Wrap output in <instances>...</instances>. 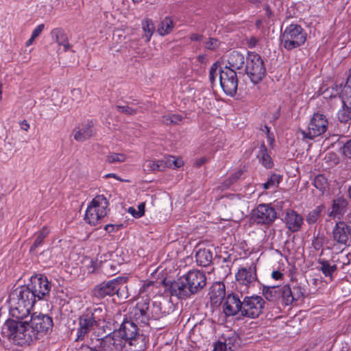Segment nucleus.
<instances>
[{"label": "nucleus", "instance_id": "4468645a", "mask_svg": "<svg viewBox=\"0 0 351 351\" xmlns=\"http://www.w3.org/2000/svg\"><path fill=\"white\" fill-rule=\"evenodd\" d=\"M219 80L220 86L227 95L233 97L236 95L238 87V77L234 69L229 66L220 67Z\"/></svg>", "mask_w": 351, "mask_h": 351}, {"label": "nucleus", "instance_id": "0e129e2a", "mask_svg": "<svg viewBox=\"0 0 351 351\" xmlns=\"http://www.w3.org/2000/svg\"><path fill=\"white\" fill-rule=\"evenodd\" d=\"M102 349L101 348V339H100V341H99V344L95 347V348H88V350L87 351H101V350Z\"/></svg>", "mask_w": 351, "mask_h": 351}, {"label": "nucleus", "instance_id": "aec40b11", "mask_svg": "<svg viewBox=\"0 0 351 351\" xmlns=\"http://www.w3.org/2000/svg\"><path fill=\"white\" fill-rule=\"evenodd\" d=\"M237 280L243 285L248 286L257 280L256 266L252 263L250 266L240 268L236 274Z\"/></svg>", "mask_w": 351, "mask_h": 351}, {"label": "nucleus", "instance_id": "473e14b6", "mask_svg": "<svg viewBox=\"0 0 351 351\" xmlns=\"http://www.w3.org/2000/svg\"><path fill=\"white\" fill-rule=\"evenodd\" d=\"M313 185L320 191L322 195H324L325 191L329 188L328 179L323 174H319L315 176L313 181Z\"/></svg>", "mask_w": 351, "mask_h": 351}, {"label": "nucleus", "instance_id": "a211bd4d", "mask_svg": "<svg viewBox=\"0 0 351 351\" xmlns=\"http://www.w3.org/2000/svg\"><path fill=\"white\" fill-rule=\"evenodd\" d=\"M243 301L238 294L232 293L227 295L223 304V310L228 317L234 316L239 313L242 315Z\"/></svg>", "mask_w": 351, "mask_h": 351}, {"label": "nucleus", "instance_id": "c03bdc74", "mask_svg": "<svg viewBox=\"0 0 351 351\" xmlns=\"http://www.w3.org/2000/svg\"><path fill=\"white\" fill-rule=\"evenodd\" d=\"M220 66V63L217 61L212 64L209 71V81L211 84H214L216 81V77L219 75V71H217L219 66Z\"/></svg>", "mask_w": 351, "mask_h": 351}, {"label": "nucleus", "instance_id": "412c9836", "mask_svg": "<svg viewBox=\"0 0 351 351\" xmlns=\"http://www.w3.org/2000/svg\"><path fill=\"white\" fill-rule=\"evenodd\" d=\"M282 220L287 229L292 232L300 230L304 221L302 216L292 209L286 210L285 218Z\"/></svg>", "mask_w": 351, "mask_h": 351}, {"label": "nucleus", "instance_id": "1a4fd4ad", "mask_svg": "<svg viewBox=\"0 0 351 351\" xmlns=\"http://www.w3.org/2000/svg\"><path fill=\"white\" fill-rule=\"evenodd\" d=\"M32 340L35 341L51 332L53 326V319L47 314L33 313L27 322Z\"/></svg>", "mask_w": 351, "mask_h": 351}, {"label": "nucleus", "instance_id": "7c9ffc66", "mask_svg": "<svg viewBox=\"0 0 351 351\" xmlns=\"http://www.w3.org/2000/svg\"><path fill=\"white\" fill-rule=\"evenodd\" d=\"M122 262H115L114 259L105 261L101 267L102 269L108 275H114L119 272V267Z\"/></svg>", "mask_w": 351, "mask_h": 351}, {"label": "nucleus", "instance_id": "052dcab7", "mask_svg": "<svg viewBox=\"0 0 351 351\" xmlns=\"http://www.w3.org/2000/svg\"><path fill=\"white\" fill-rule=\"evenodd\" d=\"M258 43V39L254 36L251 37L248 41L249 47L251 48L254 47Z\"/></svg>", "mask_w": 351, "mask_h": 351}, {"label": "nucleus", "instance_id": "49530a36", "mask_svg": "<svg viewBox=\"0 0 351 351\" xmlns=\"http://www.w3.org/2000/svg\"><path fill=\"white\" fill-rule=\"evenodd\" d=\"M111 340L101 338V351H121L122 349L117 348L116 346L111 343Z\"/></svg>", "mask_w": 351, "mask_h": 351}, {"label": "nucleus", "instance_id": "680f3d73", "mask_svg": "<svg viewBox=\"0 0 351 351\" xmlns=\"http://www.w3.org/2000/svg\"><path fill=\"white\" fill-rule=\"evenodd\" d=\"M271 276L275 280H280L282 278L283 274L279 271H274L271 274Z\"/></svg>", "mask_w": 351, "mask_h": 351}, {"label": "nucleus", "instance_id": "2eb2a0df", "mask_svg": "<svg viewBox=\"0 0 351 351\" xmlns=\"http://www.w3.org/2000/svg\"><path fill=\"white\" fill-rule=\"evenodd\" d=\"M328 127V121L326 117L322 113H314L308 125V130H302V134L304 138L310 140L319 136L324 134Z\"/></svg>", "mask_w": 351, "mask_h": 351}, {"label": "nucleus", "instance_id": "58836bf2", "mask_svg": "<svg viewBox=\"0 0 351 351\" xmlns=\"http://www.w3.org/2000/svg\"><path fill=\"white\" fill-rule=\"evenodd\" d=\"M282 179V176L272 173L267 179V181L263 184L264 189H269L272 187H278Z\"/></svg>", "mask_w": 351, "mask_h": 351}, {"label": "nucleus", "instance_id": "f8f14e48", "mask_svg": "<svg viewBox=\"0 0 351 351\" xmlns=\"http://www.w3.org/2000/svg\"><path fill=\"white\" fill-rule=\"evenodd\" d=\"M277 218L276 208L271 204H260L251 213V220L254 223L267 227L273 224Z\"/></svg>", "mask_w": 351, "mask_h": 351}, {"label": "nucleus", "instance_id": "4c0bfd02", "mask_svg": "<svg viewBox=\"0 0 351 351\" xmlns=\"http://www.w3.org/2000/svg\"><path fill=\"white\" fill-rule=\"evenodd\" d=\"M143 29L145 33L146 41L149 42L155 31V26L152 19H146L142 22Z\"/></svg>", "mask_w": 351, "mask_h": 351}, {"label": "nucleus", "instance_id": "e2e57ef3", "mask_svg": "<svg viewBox=\"0 0 351 351\" xmlns=\"http://www.w3.org/2000/svg\"><path fill=\"white\" fill-rule=\"evenodd\" d=\"M206 162V158L205 157H202L195 161V165L196 167H199L202 166V165H204Z\"/></svg>", "mask_w": 351, "mask_h": 351}, {"label": "nucleus", "instance_id": "a878e982", "mask_svg": "<svg viewBox=\"0 0 351 351\" xmlns=\"http://www.w3.org/2000/svg\"><path fill=\"white\" fill-rule=\"evenodd\" d=\"M211 302L215 305H219L225 298L226 290L223 283H217L212 286L209 292Z\"/></svg>", "mask_w": 351, "mask_h": 351}, {"label": "nucleus", "instance_id": "3c124183", "mask_svg": "<svg viewBox=\"0 0 351 351\" xmlns=\"http://www.w3.org/2000/svg\"><path fill=\"white\" fill-rule=\"evenodd\" d=\"M242 171H238L234 174L232 175L229 179L225 180L224 183L226 186H230L232 183L236 182L242 175Z\"/></svg>", "mask_w": 351, "mask_h": 351}, {"label": "nucleus", "instance_id": "603ef678", "mask_svg": "<svg viewBox=\"0 0 351 351\" xmlns=\"http://www.w3.org/2000/svg\"><path fill=\"white\" fill-rule=\"evenodd\" d=\"M233 344L229 339L227 343L218 342L215 346L213 351H226L228 345Z\"/></svg>", "mask_w": 351, "mask_h": 351}, {"label": "nucleus", "instance_id": "4be33fe9", "mask_svg": "<svg viewBox=\"0 0 351 351\" xmlns=\"http://www.w3.org/2000/svg\"><path fill=\"white\" fill-rule=\"evenodd\" d=\"M73 133L75 141L84 142L93 136L96 132L93 122L88 121L86 123L82 124L80 128H75Z\"/></svg>", "mask_w": 351, "mask_h": 351}, {"label": "nucleus", "instance_id": "69168bd1", "mask_svg": "<svg viewBox=\"0 0 351 351\" xmlns=\"http://www.w3.org/2000/svg\"><path fill=\"white\" fill-rule=\"evenodd\" d=\"M21 129L25 130V131H27L28 129L29 128V125L28 124V123L25 120H23L21 122Z\"/></svg>", "mask_w": 351, "mask_h": 351}, {"label": "nucleus", "instance_id": "6e6d98bb", "mask_svg": "<svg viewBox=\"0 0 351 351\" xmlns=\"http://www.w3.org/2000/svg\"><path fill=\"white\" fill-rule=\"evenodd\" d=\"M128 213L135 218H139L143 215V212L138 211L134 207H130L128 208Z\"/></svg>", "mask_w": 351, "mask_h": 351}, {"label": "nucleus", "instance_id": "c756f323", "mask_svg": "<svg viewBox=\"0 0 351 351\" xmlns=\"http://www.w3.org/2000/svg\"><path fill=\"white\" fill-rule=\"evenodd\" d=\"M257 157L260 158L262 165L267 169H271L273 167L274 164L272 159L268 154L267 149L265 144H262L261 145Z\"/></svg>", "mask_w": 351, "mask_h": 351}, {"label": "nucleus", "instance_id": "a18cd8bd", "mask_svg": "<svg viewBox=\"0 0 351 351\" xmlns=\"http://www.w3.org/2000/svg\"><path fill=\"white\" fill-rule=\"evenodd\" d=\"M164 162L168 165L167 168L171 167L173 165L176 167H180L183 165V161L176 158L174 156H169L167 158H164Z\"/></svg>", "mask_w": 351, "mask_h": 351}, {"label": "nucleus", "instance_id": "c85d7f7f", "mask_svg": "<svg viewBox=\"0 0 351 351\" xmlns=\"http://www.w3.org/2000/svg\"><path fill=\"white\" fill-rule=\"evenodd\" d=\"M166 305H169V304L167 302H165L164 304L154 302L152 308H150L152 319L157 320L168 315L169 311L166 310Z\"/></svg>", "mask_w": 351, "mask_h": 351}, {"label": "nucleus", "instance_id": "7ed1b4c3", "mask_svg": "<svg viewBox=\"0 0 351 351\" xmlns=\"http://www.w3.org/2000/svg\"><path fill=\"white\" fill-rule=\"evenodd\" d=\"M106 313L103 308L93 306L87 308L78 317V326L73 330L76 332V341H82L88 337V334L100 325L104 319Z\"/></svg>", "mask_w": 351, "mask_h": 351}, {"label": "nucleus", "instance_id": "bf43d9fd", "mask_svg": "<svg viewBox=\"0 0 351 351\" xmlns=\"http://www.w3.org/2000/svg\"><path fill=\"white\" fill-rule=\"evenodd\" d=\"M202 38L203 36L199 34H192L190 37L191 41H200Z\"/></svg>", "mask_w": 351, "mask_h": 351}, {"label": "nucleus", "instance_id": "393cba45", "mask_svg": "<svg viewBox=\"0 0 351 351\" xmlns=\"http://www.w3.org/2000/svg\"><path fill=\"white\" fill-rule=\"evenodd\" d=\"M246 57H245L241 53L237 51H232L228 54V65L225 66H229L233 69H241L243 64L245 63Z\"/></svg>", "mask_w": 351, "mask_h": 351}, {"label": "nucleus", "instance_id": "f704fd0d", "mask_svg": "<svg viewBox=\"0 0 351 351\" xmlns=\"http://www.w3.org/2000/svg\"><path fill=\"white\" fill-rule=\"evenodd\" d=\"M173 28V20L169 17H165L160 23L158 32L160 35L165 36L169 34Z\"/></svg>", "mask_w": 351, "mask_h": 351}, {"label": "nucleus", "instance_id": "2f4dec72", "mask_svg": "<svg viewBox=\"0 0 351 351\" xmlns=\"http://www.w3.org/2000/svg\"><path fill=\"white\" fill-rule=\"evenodd\" d=\"M325 210V206L320 204L308 213L306 217V221L308 224L315 223L321 217L322 212Z\"/></svg>", "mask_w": 351, "mask_h": 351}, {"label": "nucleus", "instance_id": "f257e3e1", "mask_svg": "<svg viewBox=\"0 0 351 351\" xmlns=\"http://www.w3.org/2000/svg\"><path fill=\"white\" fill-rule=\"evenodd\" d=\"M161 283L172 296L180 300H186L199 292L206 285V276L204 272L194 269L176 280H162Z\"/></svg>", "mask_w": 351, "mask_h": 351}, {"label": "nucleus", "instance_id": "4d7b16f0", "mask_svg": "<svg viewBox=\"0 0 351 351\" xmlns=\"http://www.w3.org/2000/svg\"><path fill=\"white\" fill-rule=\"evenodd\" d=\"M172 116V123L173 125L180 124V123L182 121L183 117L181 114H173Z\"/></svg>", "mask_w": 351, "mask_h": 351}, {"label": "nucleus", "instance_id": "09e8293b", "mask_svg": "<svg viewBox=\"0 0 351 351\" xmlns=\"http://www.w3.org/2000/svg\"><path fill=\"white\" fill-rule=\"evenodd\" d=\"M117 109L119 112L128 114V115H134L137 113V110L132 108L128 106H117Z\"/></svg>", "mask_w": 351, "mask_h": 351}, {"label": "nucleus", "instance_id": "bb28decb", "mask_svg": "<svg viewBox=\"0 0 351 351\" xmlns=\"http://www.w3.org/2000/svg\"><path fill=\"white\" fill-rule=\"evenodd\" d=\"M197 264L199 266L207 267L213 261V253L210 250L199 248L195 253Z\"/></svg>", "mask_w": 351, "mask_h": 351}, {"label": "nucleus", "instance_id": "338daca9", "mask_svg": "<svg viewBox=\"0 0 351 351\" xmlns=\"http://www.w3.org/2000/svg\"><path fill=\"white\" fill-rule=\"evenodd\" d=\"M197 60L202 64L206 63V58L204 55H199L197 57Z\"/></svg>", "mask_w": 351, "mask_h": 351}, {"label": "nucleus", "instance_id": "b1692460", "mask_svg": "<svg viewBox=\"0 0 351 351\" xmlns=\"http://www.w3.org/2000/svg\"><path fill=\"white\" fill-rule=\"evenodd\" d=\"M127 343H128V348L125 351H145L147 348V337L139 332L127 341Z\"/></svg>", "mask_w": 351, "mask_h": 351}, {"label": "nucleus", "instance_id": "f3484780", "mask_svg": "<svg viewBox=\"0 0 351 351\" xmlns=\"http://www.w3.org/2000/svg\"><path fill=\"white\" fill-rule=\"evenodd\" d=\"M150 299L148 296L142 297L138 299L135 307L133 308V317L136 321H139L143 324H147L149 320L152 319L151 311L149 306Z\"/></svg>", "mask_w": 351, "mask_h": 351}, {"label": "nucleus", "instance_id": "774afa93", "mask_svg": "<svg viewBox=\"0 0 351 351\" xmlns=\"http://www.w3.org/2000/svg\"><path fill=\"white\" fill-rule=\"evenodd\" d=\"M346 83L351 84V66H350V69L348 71V75L347 76Z\"/></svg>", "mask_w": 351, "mask_h": 351}, {"label": "nucleus", "instance_id": "f03ea898", "mask_svg": "<svg viewBox=\"0 0 351 351\" xmlns=\"http://www.w3.org/2000/svg\"><path fill=\"white\" fill-rule=\"evenodd\" d=\"M34 295L27 285L13 289L8 298L10 314L19 319L25 318L37 302Z\"/></svg>", "mask_w": 351, "mask_h": 351}, {"label": "nucleus", "instance_id": "e433bc0d", "mask_svg": "<svg viewBox=\"0 0 351 351\" xmlns=\"http://www.w3.org/2000/svg\"><path fill=\"white\" fill-rule=\"evenodd\" d=\"M48 234L49 230L46 227H43L41 230L37 232L35 241L29 249L30 252H33L38 246L42 244L43 240L46 238Z\"/></svg>", "mask_w": 351, "mask_h": 351}, {"label": "nucleus", "instance_id": "cd10ccee", "mask_svg": "<svg viewBox=\"0 0 351 351\" xmlns=\"http://www.w3.org/2000/svg\"><path fill=\"white\" fill-rule=\"evenodd\" d=\"M167 166L163 158L158 160H147L144 162L143 167L145 172L151 173L164 171Z\"/></svg>", "mask_w": 351, "mask_h": 351}, {"label": "nucleus", "instance_id": "0eeeda50", "mask_svg": "<svg viewBox=\"0 0 351 351\" xmlns=\"http://www.w3.org/2000/svg\"><path fill=\"white\" fill-rule=\"evenodd\" d=\"M306 37V32L300 25L291 24L281 34L280 40L285 49L291 51L303 45Z\"/></svg>", "mask_w": 351, "mask_h": 351}, {"label": "nucleus", "instance_id": "9d476101", "mask_svg": "<svg viewBox=\"0 0 351 351\" xmlns=\"http://www.w3.org/2000/svg\"><path fill=\"white\" fill-rule=\"evenodd\" d=\"M262 293L265 298L272 305L282 306L290 305L291 287L286 285L284 286H266L263 285Z\"/></svg>", "mask_w": 351, "mask_h": 351}, {"label": "nucleus", "instance_id": "6e6552de", "mask_svg": "<svg viewBox=\"0 0 351 351\" xmlns=\"http://www.w3.org/2000/svg\"><path fill=\"white\" fill-rule=\"evenodd\" d=\"M245 73L254 84L261 82L266 75V68L261 56L254 52L248 51L246 56Z\"/></svg>", "mask_w": 351, "mask_h": 351}, {"label": "nucleus", "instance_id": "5701e85b", "mask_svg": "<svg viewBox=\"0 0 351 351\" xmlns=\"http://www.w3.org/2000/svg\"><path fill=\"white\" fill-rule=\"evenodd\" d=\"M348 208V201L343 196L335 198L331 204V210L328 216L332 218H340L347 212Z\"/></svg>", "mask_w": 351, "mask_h": 351}, {"label": "nucleus", "instance_id": "37998d69", "mask_svg": "<svg viewBox=\"0 0 351 351\" xmlns=\"http://www.w3.org/2000/svg\"><path fill=\"white\" fill-rule=\"evenodd\" d=\"M125 156L123 154L110 152L106 156V162L108 163L122 162L125 160Z\"/></svg>", "mask_w": 351, "mask_h": 351}, {"label": "nucleus", "instance_id": "5fc2aeb1", "mask_svg": "<svg viewBox=\"0 0 351 351\" xmlns=\"http://www.w3.org/2000/svg\"><path fill=\"white\" fill-rule=\"evenodd\" d=\"M44 27V24H40L38 25L32 32V36H33V38H36L40 34Z\"/></svg>", "mask_w": 351, "mask_h": 351}, {"label": "nucleus", "instance_id": "ddd939ff", "mask_svg": "<svg viewBox=\"0 0 351 351\" xmlns=\"http://www.w3.org/2000/svg\"><path fill=\"white\" fill-rule=\"evenodd\" d=\"M36 301L49 299V293L51 289V282L43 274H36L30 278V282L27 285Z\"/></svg>", "mask_w": 351, "mask_h": 351}, {"label": "nucleus", "instance_id": "a19ab883", "mask_svg": "<svg viewBox=\"0 0 351 351\" xmlns=\"http://www.w3.org/2000/svg\"><path fill=\"white\" fill-rule=\"evenodd\" d=\"M318 263L320 265L319 270L321 271L326 277H329L332 280V272L330 269V263L328 261L319 259Z\"/></svg>", "mask_w": 351, "mask_h": 351}, {"label": "nucleus", "instance_id": "ea45409f", "mask_svg": "<svg viewBox=\"0 0 351 351\" xmlns=\"http://www.w3.org/2000/svg\"><path fill=\"white\" fill-rule=\"evenodd\" d=\"M51 36L55 38L56 42L61 45L65 43L66 40L68 39L64 31L62 28H55L51 32Z\"/></svg>", "mask_w": 351, "mask_h": 351}, {"label": "nucleus", "instance_id": "39448f33", "mask_svg": "<svg viewBox=\"0 0 351 351\" xmlns=\"http://www.w3.org/2000/svg\"><path fill=\"white\" fill-rule=\"evenodd\" d=\"M139 333L137 325L131 319H124L118 329L106 335L103 339L111 340V343L117 348L123 349L127 341Z\"/></svg>", "mask_w": 351, "mask_h": 351}, {"label": "nucleus", "instance_id": "dca6fc26", "mask_svg": "<svg viewBox=\"0 0 351 351\" xmlns=\"http://www.w3.org/2000/svg\"><path fill=\"white\" fill-rule=\"evenodd\" d=\"M265 302L258 295L245 296L243 300L242 317H258L263 312Z\"/></svg>", "mask_w": 351, "mask_h": 351}, {"label": "nucleus", "instance_id": "20e7f679", "mask_svg": "<svg viewBox=\"0 0 351 351\" xmlns=\"http://www.w3.org/2000/svg\"><path fill=\"white\" fill-rule=\"evenodd\" d=\"M27 321L22 319H8L1 327V334L3 337L12 340L15 344L29 345L32 340Z\"/></svg>", "mask_w": 351, "mask_h": 351}, {"label": "nucleus", "instance_id": "864d4df0", "mask_svg": "<svg viewBox=\"0 0 351 351\" xmlns=\"http://www.w3.org/2000/svg\"><path fill=\"white\" fill-rule=\"evenodd\" d=\"M122 227L123 224H107L105 226L104 229L106 232L111 233L119 230Z\"/></svg>", "mask_w": 351, "mask_h": 351}, {"label": "nucleus", "instance_id": "9b49d317", "mask_svg": "<svg viewBox=\"0 0 351 351\" xmlns=\"http://www.w3.org/2000/svg\"><path fill=\"white\" fill-rule=\"evenodd\" d=\"M108 205V201L104 195L95 196L86 210L85 220L89 224L95 226L99 219L106 215Z\"/></svg>", "mask_w": 351, "mask_h": 351}, {"label": "nucleus", "instance_id": "8fccbe9b", "mask_svg": "<svg viewBox=\"0 0 351 351\" xmlns=\"http://www.w3.org/2000/svg\"><path fill=\"white\" fill-rule=\"evenodd\" d=\"M219 46V41L217 38H210L206 43L205 47L208 49L215 51Z\"/></svg>", "mask_w": 351, "mask_h": 351}, {"label": "nucleus", "instance_id": "79ce46f5", "mask_svg": "<svg viewBox=\"0 0 351 351\" xmlns=\"http://www.w3.org/2000/svg\"><path fill=\"white\" fill-rule=\"evenodd\" d=\"M342 101H345L347 105L351 106V84L345 83L341 93Z\"/></svg>", "mask_w": 351, "mask_h": 351}, {"label": "nucleus", "instance_id": "c9c22d12", "mask_svg": "<svg viewBox=\"0 0 351 351\" xmlns=\"http://www.w3.org/2000/svg\"><path fill=\"white\" fill-rule=\"evenodd\" d=\"M306 294V289L302 287L301 285H298L294 286L293 289H291V300L290 304H291L293 301H297L301 298H303Z\"/></svg>", "mask_w": 351, "mask_h": 351}, {"label": "nucleus", "instance_id": "6ab92c4d", "mask_svg": "<svg viewBox=\"0 0 351 351\" xmlns=\"http://www.w3.org/2000/svg\"><path fill=\"white\" fill-rule=\"evenodd\" d=\"M351 236V227L343 221L336 223L332 230V238L341 245H346L349 237Z\"/></svg>", "mask_w": 351, "mask_h": 351}, {"label": "nucleus", "instance_id": "13d9d810", "mask_svg": "<svg viewBox=\"0 0 351 351\" xmlns=\"http://www.w3.org/2000/svg\"><path fill=\"white\" fill-rule=\"evenodd\" d=\"M162 121L167 124V125H171L173 124L172 123V116L171 114H167V115H164L162 117Z\"/></svg>", "mask_w": 351, "mask_h": 351}, {"label": "nucleus", "instance_id": "de8ad7c7", "mask_svg": "<svg viewBox=\"0 0 351 351\" xmlns=\"http://www.w3.org/2000/svg\"><path fill=\"white\" fill-rule=\"evenodd\" d=\"M340 151L345 157L351 159V138L344 143Z\"/></svg>", "mask_w": 351, "mask_h": 351}, {"label": "nucleus", "instance_id": "423d86ee", "mask_svg": "<svg viewBox=\"0 0 351 351\" xmlns=\"http://www.w3.org/2000/svg\"><path fill=\"white\" fill-rule=\"evenodd\" d=\"M125 280L126 278L119 276L112 280L104 281L94 288L93 294L99 299L116 295L119 299L123 300L126 297Z\"/></svg>", "mask_w": 351, "mask_h": 351}, {"label": "nucleus", "instance_id": "72a5a7b5", "mask_svg": "<svg viewBox=\"0 0 351 351\" xmlns=\"http://www.w3.org/2000/svg\"><path fill=\"white\" fill-rule=\"evenodd\" d=\"M338 119L341 123H347L351 120V106L347 105L345 101H342V108L337 114Z\"/></svg>", "mask_w": 351, "mask_h": 351}]
</instances>
